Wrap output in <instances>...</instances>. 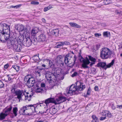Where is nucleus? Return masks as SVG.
I'll list each match as a JSON object with an SVG mask.
<instances>
[{
  "instance_id": "nucleus-3",
  "label": "nucleus",
  "mask_w": 122,
  "mask_h": 122,
  "mask_svg": "<svg viewBox=\"0 0 122 122\" xmlns=\"http://www.w3.org/2000/svg\"><path fill=\"white\" fill-rule=\"evenodd\" d=\"M115 55L114 51L107 48H103L101 50L100 57L103 59L111 58L113 57Z\"/></svg>"
},
{
  "instance_id": "nucleus-53",
  "label": "nucleus",
  "mask_w": 122,
  "mask_h": 122,
  "mask_svg": "<svg viewBox=\"0 0 122 122\" xmlns=\"http://www.w3.org/2000/svg\"><path fill=\"white\" fill-rule=\"evenodd\" d=\"M100 45H97L96 46V49L98 50L99 49L100 47Z\"/></svg>"
},
{
  "instance_id": "nucleus-26",
  "label": "nucleus",
  "mask_w": 122,
  "mask_h": 122,
  "mask_svg": "<svg viewBox=\"0 0 122 122\" xmlns=\"http://www.w3.org/2000/svg\"><path fill=\"white\" fill-rule=\"evenodd\" d=\"M32 41V43H33L34 45H36L37 44V41L36 38V36H35L31 38L30 37Z\"/></svg>"
},
{
  "instance_id": "nucleus-41",
  "label": "nucleus",
  "mask_w": 122,
  "mask_h": 122,
  "mask_svg": "<svg viewBox=\"0 0 122 122\" xmlns=\"http://www.w3.org/2000/svg\"><path fill=\"white\" fill-rule=\"evenodd\" d=\"M12 109V107L11 106H10V107L6 109V110L5 111V113H7L8 112H9L11 111Z\"/></svg>"
},
{
  "instance_id": "nucleus-46",
  "label": "nucleus",
  "mask_w": 122,
  "mask_h": 122,
  "mask_svg": "<svg viewBox=\"0 0 122 122\" xmlns=\"http://www.w3.org/2000/svg\"><path fill=\"white\" fill-rule=\"evenodd\" d=\"M94 35L96 37H98L101 36V34L97 33H95Z\"/></svg>"
},
{
  "instance_id": "nucleus-30",
  "label": "nucleus",
  "mask_w": 122,
  "mask_h": 122,
  "mask_svg": "<svg viewBox=\"0 0 122 122\" xmlns=\"http://www.w3.org/2000/svg\"><path fill=\"white\" fill-rule=\"evenodd\" d=\"M27 94V95L26 96L25 95V99L26 100L27 99L29 101H30L31 100V96H32L33 95H30L29 96L28 95V94H29V93L28 92L26 93Z\"/></svg>"
},
{
  "instance_id": "nucleus-11",
  "label": "nucleus",
  "mask_w": 122,
  "mask_h": 122,
  "mask_svg": "<svg viewBox=\"0 0 122 122\" xmlns=\"http://www.w3.org/2000/svg\"><path fill=\"white\" fill-rule=\"evenodd\" d=\"M33 105H26L25 106L22 107L21 108L20 110L19 111V112L20 113V112H22L21 113L23 115L26 114V112L28 111Z\"/></svg>"
},
{
  "instance_id": "nucleus-28",
  "label": "nucleus",
  "mask_w": 122,
  "mask_h": 122,
  "mask_svg": "<svg viewBox=\"0 0 122 122\" xmlns=\"http://www.w3.org/2000/svg\"><path fill=\"white\" fill-rule=\"evenodd\" d=\"M57 112V111L54 107L51 109H50V113L52 114H55Z\"/></svg>"
},
{
  "instance_id": "nucleus-58",
  "label": "nucleus",
  "mask_w": 122,
  "mask_h": 122,
  "mask_svg": "<svg viewBox=\"0 0 122 122\" xmlns=\"http://www.w3.org/2000/svg\"><path fill=\"white\" fill-rule=\"evenodd\" d=\"M9 75H7V77L8 78V80L9 81L11 79V78H10V77L9 76Z\"/></svg>"
},
{
  "instance_id": "nucleus-60",
  "label": "nucleus",
  "mask_w": 122,
  "mask_h": 122,
  "mask_svg": "<svg viewBox=\"0 0 122 122\" xmlns=\"http://www.w3.org/2000/svg\"><path fill=\"white\" fill-rule=\"evenodd\" d=\"M44 102L45 101H41L40 103V104H43L44 103H45Z\"/></svg>"
},
{
  "instance_id": "nucleus-45",
  "label": "nucleus",
  "mask_w": 122,
  "mask_h": 122,
  "mask_svg": "<svg viewBox=\"0 0 122 122\" xmlns=\"http://www.w3.org/2000/svg\"><path fill=\"white\" fill-rule=\"evenodd\" d=\"M11 92L12 93H14L15 94V92H16L15 88L14 87H12L11 89Z\"/></svg>"
},
{
  "instance_id": "nucleus-6",
  "label": "nucleus",
  "mask_w": 122,
  "mask_h": 122,
  "mask_svg": "<svg viewBox=\"0 0 122 122\" xmlns=\"http://www.w3.org/2000/svg\"><path fill=\"white\" fill-rule=\"evenodd\" d=\"M83 83H81L79 81H78L75 83L76 85V87L74 85V87L72 90L73 95L77 94L79 93L78 91H81L85 88V85H83Z\"/></svg>"
},
{
  "instance_id": "nucleus-18",
  "label": "nucleus",
  "mask_w": 122,
  "mask_h": 122,
  "mask_svg": "<svg viewBox=\"0 0 122 122\" xmlns=\"http://www.w3.org/2000/svg\"><path fill=\"white\" fill-rule=\"evenodd\" d=\"M15 29L19 32L22 31L24 30V27L22 25L17 24L15 26Z\"/></svg>"
},
{
  "instance_id": "nucleus-49",
  "label": "nucleus",
  "mask_w": 122,
  "mask_h": 122,
  "mask_svg": "<svg viewBox=\"0 0 122 122\" xmlns=\"http://www.w3.org/2000/svg\"><path fill=\"white\" fill-rule=\"evenodd\" d=\"M116 107L117 108H118L120 109H122V105H117Z\"/></svg>"
},
{
  "instance_id": "nucleus-40",
  "label": "nucleus",
  "mask_w": 122,
  "mask_h": 122,
  "mask_svg": "<svg viewBox=\"0 0 122 122\" xmlns=\"http://www.w3.org/2000/svg\"><path fill=\"white\" fill-rule=\"evenodd\" d=\"M30 4L34 5H37L39 4V3L36 0H33L31 1Z\"/></svg>"
},
{
  "instance_id": "nucleus-35",
  "label": "nucleus",
  "mask_w": 122,
  "mask_h": 122,
  "mask_svg": "<svg viewBox=\"0 0 122 122\" xmlns=\"http://www.w3.org/2000/svg\"><path fill=\"white\" fill-rule=\"evenodd\" d=\"M52 8V6L51 5H50L49 6L45 7L44 8V12H46L48 11V10Z\"/></svg>"
},
{
  "instance_id": "nucleus-17",
  "label": "nucleus",
  "mask_w": 122,
  "mask_h": 122,
  "mask_svg": "<svg viewBox=\"0 0 122 122\" xmlns=\"http://www.w3.org/2000/svg\"><path fill=\"white\" fill-rule=\"evenodd\" d=\"M74 87V85L72 84L69 88L67 87L66 89V92L67 94L68 95H66L67 96H69L73 95V92L72 91L73 88Z\"/></svg>"
},
{
  "instance_id": "nucleus-2",
  "label": "nucleus",
  "mask_w": 122,
  "mask_h": 122,
  "mask_svg": "<svg viewBox=\"0 0 122 122\" xmlns=\"http://www.w3.org/2000/svg\"><path fill=\"white\" fill-rule=\"evenodd\" d=\"M51 71L52 72L49 71H45V77L48 81H49V83L52 84V88H56L59 83V82L57 80L56 76L60 73L63 74V70L60 68L53 67Z\"/></svg>"
},
{
  "instance_id": "nucleus-47",
  "label": "nucleus",
  "mask_w": 122,
  "mask_h": 122,
  "mask_svg": "<svg viewBox=\"0 0 122 122\" xmlns=\"http://www.w3.org/2000/svg\"><path fill=\"white\" fill-rule=\"evenodd\" d=\"M78 74V73L76 72H75L73 74H72L71 75V76L72 77H73L75 76H76Z\"/></svg>"
},
{
  "instance_id": "nucleus-29",
  "label": "nucleus",
  "mask_w": 122,
  "mask_h": 122,
  "mask_svg": "<svg viewBox=\"0 0 122 122\" xmlns=\"http://www.w3.org/2000/svg\"><path fill=\"white\" fill-rule=\"evenodd\" d=\"M92 117L93 120L91 122H99L98 118L95 115H92Z\"/></svg>"
},
{
  "instance_id": "nucleus-42",
  "label": "nucleus",
  "mask_w": 122,
  "mask_h": 122,
  "mask_svg": "<svg viewBox=\"0 0 122 122\" xmlns=\"http://www.w3.org/2000/svg\"><path fill=\"white\" fill-rule=\"evenodd\" d=\"M106 118V116H102L100 117V121H103L105 120Z\"/></svg>"
},
{
  "instance_id": "nucleus-25",
  "label": "nucleus",
  "mask_w": 122,
  "mask_h": 122,
  "mask_svg": "<svg viewBox=\"0 0 122 122\" xmlns=\"http://www.w3.org/2000/svg\"><path fill=\"white\" fill-rule=\"evenodd\" d=\"M36 88H35V91L37 93L42 92L44 91L43 89H42L41 87L39 88L38 85L36 84Z\"/></svg>"
},
{
  "instance_id": "nucleus-63",
  "label": "nucleus",
  "mask_w": 122,
  "mask_h": 122,
  "mask_svg": "<svg viewBox=\"0 0 122 122\" xmlns=\"http://www.w3.org/2000/svg\"><path fill=\"white\" fill-rule=\"evenodd\" d=\"M17 5L15 6H12V8H17Z\"/></svg>"
},
{
  "instance_id": "nucleus-54",
  "label": "nucleus",
  "mask_w": 122,
  "mask_h": 122,
  "mask_svg": "<svg viewBox=\"0 0 122 122\" xmlns=\"http://www.w3.org/2000/svg\"><path fill=\"white\" fill-rule=\"evenodd\" d=\"M94 90L96 91H97L98 90V87L97 86H96L94 87Z\"/></svg>"
},
{
  "instance_id": "nucleus-20",
  "label": "nucleus",
  "mask_w": 122,
  "mask_h": 122,
  "mask_svg": "<svg viewBox=\"0 0 122 122\" xmlns=\"http://www.w3.org/2000/svg\"><path fill=\"white\" fill-rule=\"evenodd\" d=\"M102 115L103 116H106L110 118L112 116L111 113L107 111H103L102 113Z\"/></svg>"
},
{
  "instance_id": "nucleus-24",
  "label": "nucleus",
  "mask_w": 122,
  "mask_h": 122,
  "mask_svg": "<svg viewBox=\"0 0 122 122\" xmlns=\"http://www.w3.org/2000/svg\"><path fill=\"white\" fill-rule=\"evenodd\" d=\"M42 70H44L45 71H45H46L45 70V69H43L42 68L36 70L35 71V73L37 76H41V75L40 73Z\"/></svg>"
},
{
  "instance_id": "nucleus-27",
  "label": "nucleus",
  "mask_w": 122,
  "mask_h": 122,
  "mask_svg": "<svg viewBox=\"0 0 122 122\" xmlns=\"http://www.w3.org/2000/svg\"><path fill=\"white\" fill-rule=\"evenodd\" d=\"M7 115V113H1L0 114V120H2L5 118L6 116Z\"/></svg>"
},
{
  "instance_id": "nucleus-16",
  "label": "nucleus",
  "mask_w": 122,
  "mask_h": 122,
  "mask_svg": "<svg viewBox=\"0 0 122 122\" xmlns=\"http://www.w3.org/2000/svg\"><path fill=\"white\" fill-rule=\"evenodd\" d=\"M44 63L46 65V66L52 68L54 67V64H53L51 60L48 59H45L44 61Z\"/></svg>"
},
{
  "instance_id": "nucleus-43",
  "label": "nucleus",
  "mask_w": 122,
  "mask_h": 122,
  "mask_svg": "<svg viewBox=\"0 0 122 122\" xmlns=\"http://www.w3.org/2000/svg\"><path fill=\"white\" fill-rule=\"evenodd\" d=\"M4 84L3 82L0 80V87L1 88H3L4 86Z\"/></svg>"
},
{
  "instance_id": "nucleus-37",
  "label": "nucleus",
  "mask_w": 122,
  "mask_h": 122,
  "mask_svg": "<svg viewBox=\"0 0 122 122\" xmlns=\"http://www.w3.org/2000/svg\"><path fill=\"white\" fill-rule=\"evenodd\" d=\"M18 111L17 108L16 107H15L13 108V113L14 114L15 116H16L17 115V113Z\"/></svg>"
},
{
  "instance_id": "nucleus-57",
  "label": "nucleus",
  "mask_w": 122,
  "mask_h": 122,
  "mask_svg": "<svg viewBox=\"0 0 122 122\" xmlns=\"http://www.w3.org/2000/svg\"><path fill=\"white\" fill-rule=\"evenodd\" d=\"M42 20L43 22L44 23H46V21L45 20V19L44 18H43L42 19Z\"/></svg>"
},
{
  "instance_id": "nucleus-21",
  "label": "nucleus",
  "mask_w": 122,
  "mask_h": 122,
  "mask_svg": "<svg viewBox=\"0 0 122 122\" xmlns=\"http://www.w3.org/2000/svg\"><path fill=\"white\" fill-rule=\"evenodd\" d=\"M59 30L58 29H55L52 30L51 31V33L53 36H55L56 37L59 36Z\"/></svg>"
},
{
  "instance_id": "nucleus-36",
  "label": "nucleus",
  "mask_w": 122,
  "mask_h": 122,
  "mask_svg": "<svg viewBox=\"0 0 122 122\" xmlns=\"http://www.w3.org/2000/svg\"><path fill=\"white\" fill-rule=\"evenodd\" d=\"M20 68V66H18L17 65H13L11 69L12 68H13L15 69L17 72H18Z\"/></svg>"
},
{
  "instance_id": "nucleus-23",
  "label": "nucleus",
  "mask_w": 122,
  "mask_h": 122,
  "mask_svg": "<svg viewBox=\"0 0 122 122\" xmlns=\"http://www.w3.org/2000/svg\"><path fill=\"white\" fill-rule=\"evenodd\" d=\"M69 24L71 27H73L80 28L81 27L80 25L75 23L70 22Z\"/></svg>"
},
{
  "instance_id": "nucleus-39",
  "label": "nucleus",
  "mask_w": 122,
  "mask_h": 122,
  "mask_svg": "<svg viewBox=\"0 0 122 122\" xmlns=\"http://www.w3.org/2000/svg\"><path fill=\"white\" fill-rule=\"evenodd\" d=\"M112 0H104L103 3L105 5H108L111 3Z\"/></svg>"
},
{
  "instance_id": "nucleus-33",
  "label": "nucleus",
  "mask_w": 122,
  "mask_h": 122,
  "mask_svg": "<svg viewBox=\"0 0 122 122\" xmlns=\"http://www.w3.org/2000/svg\"><path fill=\"white\" fill-rule=\"evenodd\" d=\"M33 59L36 62L39 61L40 60V58L38 56L36 55H34L33 57Z\"/></svg>"
},
{
  "instance_id": "nucleus-34",
  "label": "nucleus",
  "mask_w": 122,
  "mask_h": 122,
  "mask_svg": "<svg viewBox=\"0 0 122 122\" xmlns=\"http://www.w3.org/2000/svg\"><path fill=\"white\" fill-rule=\"evenodd\" d=\"M30 27L29 26H28L27 27H26L25 28L24 27V31H25L26 32V35L27 34V35H28V36H29L30 35V33L28 32H29L28 30V29H30Z\"/></svg>"
},
{
  "instance_id": "nucleus-13",
  "label": "nucleus",
  "mask_w": 122,
  "mask_h": 122,
  "mask_svg": "<svg viewBox=\"0 0 122 122\" xmlns=\"http://www.w3.org/2000/svg\"><path fill=\"white\" fill-rule=\"evenodd\" d=\"M63 61V58L61 55H59L57 56L56 59V61L57 65L59 64L60 65V66H63L64 65V64Z\"/></svg>"
},
{
  "instance_id": "nucleus-61",
  "label": "nucleus",
  "mask_w": 122,
  "mask_h": 122,
  "mask_svg": "<svg viewBox=\"0 0 122 122\" xmlns=\"http://www.w3.org/2000/svg\"><path fill=\"white\" fill-rule=\"evenodd\" d=\"M45 64V63L44 64H42V66L43 67H45L46 66V65Z\"/></svg>"
},
{
  "instance_id": "nucleus-38",
  "label": "nucleus",
  "mask_w": 122,
  "mask_h": 122,
  "mask_svg": "<svg viewBox=\"0 0 122 122\" xmlns=\"http://www.w3.org/2000/svg\"><path fill=\"white\" fill-rule=\"evenodd\" d=\"M109 105L112 110H114L115 109L116 107L115 106H114V104L113 102L110 103L109 104Z\"/></svg>"
},
{
  "instance_id": "nucleus-15",
  "label": "nucleus",
  "mask_w": 122,
  "mask_h": 122,
  "mask_svg": "<svg viewBox=\"0 0 122 122\" xmlns=\"http://www.w3.org/2000/svg\"><path fill=\"white\" fill-rule=\"evenodd\" d=\"M23 95H25L24 92L23 91L20 90L16 91L15 92V95L17 96V98L19 99V102L22 99V97L23 96Z\"/></svg>"
},
{
  "instance_id": "nucleus-12",
  "label": "nucleus",
  "mask_w": 122,
  "mask_h": 122,
  "mask_svg": "<svg viewBox=\"0 0 122 122\" xmlns=\"http://www.w3.org/2000/svg\"><path fill=\"white\" fill-rule=\"evenodd\" d=\"M26 113L27 114L24 115H28L29 116L35 115L37 114L35 110V108L33 105L31 107V108L28 110L26 112Z\"/></svg>"
},
{
  "instance_id": "nucleus-22",
  "label": "nucleus",
  "mask_w": 122,
  "mask_h": 122,
  "mask_svg": "<svg viewBox=\"0 0 122 122\" xmlns=\"http://www.w3.org/2000/svg\"><path fill=\"white\" fill-rule=\"evenodd\" d=\"M38 32V31L35 28L32 29L31 32V37L32 38L36 36V34Z\"/></svg>"
},
{
  "instance_id": "nucleus-32",
  "label": "nucleus",
  "mask_w": 122,
  "mask_h": 122,
  "mask_svg": "<svg viewBox=\"0 0 122 122\" xmlns=\"http://www.w3.org/2000/svg\"><path fill=\"white\" fill-rule=\"evenodd\" d=\"M110 35V32L106 31L103 32V36L105 37H108Z\"/></svg>"
},
{
  "instance_id": "nucleus-19",
  "label": "nucleus",
  "mask_w": 122,
  "mask_h": 122,
  "mask_svg": "<svg viewBox=\"0 0 122 122\" xmlns=\"http://www.w3.org/2000/svg\"><path fill=\"white\" fill-rule=\"evenodd\" d=\"M38 38L39 42H43L46 40V36L44 34H42L38 37Z\"/></svg>"
},
{
  "instance_id": "nucleus-56",
  "label": "nucleus",
  "mask_w": 122,
  "mask_h": 122,
  "mask_svg": "<svg viewBox=\"0 0 122 122\" xmlns=\"http://www.w3.org/2000/svg\"><path fill=\"white\" fill-rule=\"evenodd\" d=\"M90 63H90V65L91 67H92L93 65L95 64V62H90Z\"/></svg>"
},
{
  "instance_id": "nucleus-5",
  "label": "nucleus",
  "mask_w": 122,
  "mask_h": 122,
  "mask_svg": "<svg viewBox=\"0 0 122 122\" xmlns=\"http://www.w3.org/2000/svg\"><path fill=\"white\" fill-rule=\"evenodd\" d=\"M72 57V56L71 53H69L66 55L64 58V62L66 65L68 64L69 66L72 67L75 63L76 60L77 59V57L75 55L74 59H73V62L71 61L70 60Z\"/></svg>"
},
{
  "instance_id": "nucleus-51",
  "label": "nucleus",
  "mask_w": 122,
  "mask_h": 122,
  "mask_svg": "<svg viewBox=\"0 0 122 122\" xmlns=\"http://www.w3.org/2000/svg\"><path fill=\"white\" fill-rule=\"evenodd\" d=\"M9 66V64H7L5 65L4 66V67L5 69H7Z\"/></svg>"
},
{
  "instance_id": "nucleus-1",
  "label": "nucleus",
  "mask_w": 122,
  "mask_h": 122,
  "mask_svg": "<svg viewBox=\"0 0 122 122\" xmlns=\"http://www.w3.org/2000/svg\"><path fill=\"white\" fill-rule=\"evenodd\" d=\"M10 26L5 23L0 24V41L2 43L6 41L10 42V46L13 47V50L17 52L20 51L22 48L20 42L19 43L18 40L13 39L11 40L10 38Z\"/></svg>"
},
{
  "instance_id": "nucleus-64",
  "label": "nucleus",
  "mask_w": 122,
  "mask_h": 122,
  "mask_svg": "<svg viewBox=\"0 0 122 122\" xmlns=\"http://www.w3.org/2000/svg\"><path fill=\"white\" fill-rule=\"evenodd\" d=\"M43 122L42 121H35V122Z\"/></svg>"
},
{
  "instance_id": "nucleus-31",
  "label": "nucleus",
  "mask_w": 122,
  "mask_h": 122,
  "mask_svg": "<svg viewBox=\"0 0 122 122\" xmlns=\"http://www.w3.org/2000/svg\"><path fill=\"white\" fill-rule=\"evenodd\" d=\"M88 57L89 59V61L94 62L96 61L97 58H94L91 56H88Z\"/></svg>"
},
{
  "instance_id": "nucleus-4",
  "label": "nucleus",
  "mask_w": 122,
  "mask_h": 122,
  "mask_svg": "<svg viewBox=\"0 0 122 122\" xmlns=\"http://www.w3.org/2000/svg\"><path fill=\"white\" fill-rule=\"evenodd\" d=\"M67 98L63 96H60L55 100L54 98L51 97L46 99L44 102L47 106L48 104L50 103H53L56 105L66 101L67 100Z\"/></svg>"
},
{
  "instance_id": "nucleus-14",
  "label": "nucleus",
  "mask_w": 122,
  "mask_h": 122,
  "mask_svg": "<svg viewBox=\"0 0 122 122\" xmlns=\"http://www.w3.org/2000/svg\"><path fill=\"white\" fill-rule=\"evenodd\" d=\"M56 45L55 47L56 48H61L62 46L64 45H69L70 43L69 42L66 41L57 42L56 43Z\"/></svg>"
},
{
  "instance_id": "nucleus-48",
  "label": "nucleus",
  "mask_w": 122,
  "mask_h": 122,
  "mask_svg": "<svg viewBox=\"0 0 122 122\" xmlns=\"http://www.w3.org/2000/svg\"><path fill=\"white\" fill-rule=\"evenodd\" d=\"M41 87H44L46 86V84L44 83H42L41 84Z\"/></svg>"
},
{
  "instance_id": "nucleus-50",
  "label": "nucleus",
  "mask_w": 122,
  "mask_h": 122,
  "mask_svg": "<svg viewBox=\"0 0 122 122\" xmlns=\"http://www.w3.org/2000/svg\"><path fill=\"white\" fill-rule=\"evenodd\" d=\"M91 93L90 90V89H88L87 92V95H89Z\"/></svg>"
},
{
  "instance_id": "nucleus-55",
  "label": "nucleus",
  "mask_w": 122,
  "mask_h": 122,
  "mask_svg": "<svg viewBox=\"0 0 122 122\" xmlns=\"http://www.w3.org/2000/svg\"><path fill=\"white\" fill-rule=\"evenodd\" d=\"M48 110V109H47L46 110V112H41V114H42L44 113H47V111Z\"/></svg>"
},
{
  "instance_id": "nucleus-62",
  "label": "nucleus",
  "mask_w": 122,
  "mask_h": 122,
  "mask_svg": "<svg viewBox=\"0 0 122 122\" xmlns=\"http://www.w3.org/2000/svg\"><path fill=\"white\" fill-rule=\"evenodd\" d=\"M120 14L122 15V9L120 10Z\"/></svg>"
},
{
  "instance_id": "nucleus-7",
  "label": "nucleus",
  "mask_w": 122,
  "mask_h": 122,
  "mask_svg": "<svg viewBox=\"0 0 122 122\" xmlns=\"http://www.w3.org/2000/svg\"><path fill=\"white\" fill-rule=\"evenodd\" d=\"M28 36L26 38L25 36L24 37L23 36H21L19 37L18 41L21 44L23 43V45L27 47L30 46L32 44V41L31 39Z\"/></svg>"
},
{
  "instance_id": "nucleus-59",
  "label": "nucleus",
  "mask_w": 122,
  "mask_h": 122,
  "mask_svg": "<svg viewBox=\"0 0 122 122\" xmlns=\"http://www.w3.org/2000/svg\"><path fill=\"white\" fill-rule=\"evenodd\" d=\"M31 81H29V85H28V84H26V82H25V83L26 84V85H27V86H28L29 87H30V85L31 84Z\"/></svg>"
},
{
  "instance_id": "nucleus-9",
  "label": "nucleus",
  "mask_w": 122,
  "mask_h": 122,
  "mask_svg": "<svg viewBox=\"0 0 122 122\" xmlns=\"http://www.w3.org/2000/svg\"><path fill=\"white\" fill-rule=\"evenodd\" d=\"M24 81L26 82V84L28 85L29 84V81H31V84L30 85V87L33 86L35 82L34 78L32 77L31 75H27L25 77Z\"/></svg>"
},
{
  "instance_id": "nucleus-52",
  "label": "nucleus",
  "mask_w": 122,
  "mask_h": 122,
  "mask_svg": "<svg viewBox=\"0 0 122 122\" xmlns=\"http://www.w3.org/2000/svg\"><path fill=\"white\" fill-rule=\"evenodd\" d=\"M78 57H81V58L80 59H83V57L81 56V54L80 53H79L78 54Z\"/></svg>"
},
{
  "instance_id": "nucleus-10",
  "label": "nucleus",
  "mask_w": 122,
  "mask_h": 122,
  "mask_svg": "<svg viewBox=\"0 0 122 122\" xmlns=\"http://www.w3.org/2000/svg\"><path fill=\"white\" fill-rule=\"evenodd\" d=\"M81 62H82V67L84 68H89V67L87 65H89L90 62L89 61V59H88L87 57H86V59H85L83 58L82 61L81 59L79 60Z\"/></svg>"
},
{
  "instance_id": "nucleus-44",
  "label": "nucleus",
  "mask_w": 122,
  "mask_h": 122,
  "mask_svg": "<svg viewBox=\"0 0 122 122\" xmlns=\"http://www.w3.org/2000/svg\"><path fill=\"white\" fill-rule=\"evenodd\" d=\"M93 102H91L89 104H88L87 106L86 107V108L87 107H92L93 106Z\"/></svg>"
},
{
  "instance_id": "nucleus-8",
  "label": "nucleus",
  "mask_w": 122,
  "mask_h": 122,
  "mask_svg": "<svg viewBox=\"0 0 122 122\" xmlns=\"http://www.w3.org/2000/svg\"><path fill=\"white\" fill-rule=\"evenodd\" d=\"M115 61V60L113 59L112 60L111 63L107 65L106 64L105 62H100L98 63L97 65V66L98 67H101L102 68L106 70L107 68H109L113 66L114 63Z\"/></svg>"
}]
</instances>
